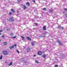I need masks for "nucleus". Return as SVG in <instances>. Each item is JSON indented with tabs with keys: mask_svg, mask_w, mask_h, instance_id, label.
Wrapping results in <instances>:
<instances>
[{
	"mask_svg": "<svg viewBox=\"0 0 67 67\" xmlns=\"http://www.w3.org/2000/svg\"><path fill=\"white\" fill-rule=\"evenodd\" d=\"M9 21H12L13 22L14 21V19H13V18L12 17H10L9 20Z\"/></svg>",
	"mask_w": 67,
	"mask_h": 67,
	"instance_id": "f257e3e1",
	"label": "nucleus"
},
{
	"mask_svg": "<svg viewBox=\"0 0 67 67\" xmlns=\"http://www.w3.org/2000/svg\"><path fill=\"white\" fill-rule=\"evenodd\" d=\"M3 53L4 55H7L8 54V52L6 51H4L3 52Z\"/></svg>",
	"mask_w": 67,
	"mask_h": 67,
	"instance_id": "f03ea898",
	"label": "nucleus"
},
{
	"mask_svg": "<svg viewBox=\"0 0 67 67\" xmlns=\"http://www.w3.org/2000/svg\"><path fill=\"white\" fill-rule=\"evenodd\" d=\"M58 43L59 44H60L61 46H63V44L60 41H59V40L58 41Z\"/></svg>",
	"mask_w": 67,
	"mask_h": 67,
	"instance_id": "7ed1b4c3",
	"label": "nucleus"
},
{
	"mask_svg": "<svg viewBox=\"0 0 67 67\" xmlns=\"http://www.w3.org/2000/svg\"><path fill=\"white\" fill-rule=\"evenodd\" d=\"M27 51L28 52L31 50V48L29 47L27 48L26 49Z\"/></svg>",
	"mask_w": 67,
	"mask_h": 67,
	"instance_id": "20e7f679",
	"label": "nucleus"
},
{
	"mask_svg": "<svg viewBox=\"0 0 67 67\" xmlns=\"http://www.w3.org/2000/svg\"><path fill=\"white\" fill-rule=\"evenodd\" d=\"M26 38L28 40H29V41H31V38L29 37H27Z\"/></svg>",
	"mask_w": 67,
	"mask_h": 67,
	"instance_id": "39448f33",
	"label": "nucleus"
},
{
	"mask_svg": "<svg viewBox=\"0 0 67 67\" xmlns=\"http://www.w3.org/2000/svg\"><path fill=\"white\" fill-rule=\"evenodd\" d=\"M11 11H12L13 13H15V10L13 9H11Z\"/></svg>",
	"mask_w": 67,
	"mask_h": 67,
	"instance_id": "423d86ee",
	"label": "nucleus"
},
{
	"mask_svg": "<svg viewBox=\"0 0 67 67\" xmlns=\"http://www.w3.org/2000/svg\"><path fill=\"white\" fill-rule=\"evenodd\" d=\"M38 54L39 55H40L42 54V52L38 51Z\"/></svg>",
	"mask_w": 67,
	"mask_h": 67,
	"instance_id": "0eeeda50",
	"label": "nucleus"
},
{
	"mask_svg": "<svg viewBox=\"0 0 67 67\" xmlns=\"http://www.w3.org/2000/svg\"><path fill=\"white\" fill-rule=\"evenodd\" d=\"M27 8V7L25 5H24V8H23V9H24V10H25V9H26Z\"/></svg>",
	"mask_w": 67,
	"mask_h": 67,
	"instance_id": "6e6552de",
	"label": "nucleus"
},
{
	"mask_svg": "<svg viewBox=\"0 0 67 67\" xmlns=\"http://www.w3.org/2000/svg\"><path fill=\"white\" fill-rule=\"evenodd\" d=\"M13 48H14V46H13L9 47V48L10 49H12Z\"/></svg>",
	"mask_w": 67,
	"mask_h": 67,
	"instance_id": "1a4fd4ad",
	"label": "nucleus"
},
{
	"mask_svg": "<svg viewBox=\"0 0 67 67\" xmlns=\"http://www.w3.org/2000/svg\"><path fill=\"white\" fill-rule=\"evenodd\" d=\"M43 29L44 31H45V30H46V26H44Z\"/></svg>",
	"mask_w": 67,
	"mask_h": 67,
	"instance_id": "9d476101",
	"label": "nucleus"
},
{
	"mask_svg": "<svg viewBox=\"0 0 67 67\" xmlns=\"http://www.w3.org/2000/svg\"><path fill=\"white\" fill-rule=\"evenodd\" d=\"M31 45L32 46H34V42H32L31 43Z\"/></svg>",
	"mask_w": 67,
	"mask_h": 67,
	"instance_id": "9b49d317",
	"label": "nucleus"
},
{
	"mask_svg": "<svg viewBox=\"0 0 67 67\" xmlns=\"http://www.w3.org/2000/svg\"><path fill=\"white\" fill-rule=\"evenodd\" d=\"M26 5L27 6V5L30 6V3H29V2H27L26 3Z\"/></svg>",
	"mask_w": 67,
	"mask_h": 67,
	"instance_id": "f8f14e48",
	"label": "nucleus"
},
{
	"mask_svg": "<svg viewBox=\"0 0 67 67\" xmlns=\"http://www.w3.org/2000/svg\"><path fill=\"white\" fill-rule=\"evenodd\" d=\"M21 37L22 38V40L23 41H24V36H21Z\"/></svg>",
	"mask_w": 67,
	"mask_h": 67,
	"instance_id": "ddd939ff",
	"label": "nucleus"
},
{
	"mask_svg": "<svg viewBox=\"0 0 67 67\" xmlns=\"http://www.w3.org/2000/svg\"><path fill=\"white\" fill-rule=\"evenodd\" d=\"M49 11L50 13H51V12H52L53 11V9H52L51 10L50 9L49 10Z\"/></svg>",
	"mask_w": 67,
	"mask_h": 67,
	"instance_id": "4468645a",
	"label": "nucleus"
},
{
	"mask_svg": "<svg viewBox=\"0 0 67 67\" xmlns=\"http://www.w3.org/2000/svg\"><path fill=\"white\" fill-rule=\"evenodd\" d=\"M43 58H46V55L45 54H43Z\"/></svg>",
	"mask_w": 67,
	"mask_h": 67,
	"instance_id": "2eb2a0df",
	"label": "nucleus"
},
{
	"mask_svg": "<svg viewBox=\"0 0 67 67\" xmlns=\"http://www.w3.org/2000/svg\"><path fill=\"white\" fill-rule=\"evenodd\" d=\"M12 62H11L8 65L10 66H11V65H12Z\"/></svg>",
	"mask_w": 67,
	"mask_h": 67,
	"instance_id": "dca6fc26",
	"label": "nucleus"
},
{
	"mask_svg": "<svg viewBox=\"0 0 67 67\" xmlns=\"http://www.w3.org/2000/svg\"><path fill=\"white\" fill-rule=\"evenodd\" d=\"M10 36L14 35V34L13 33H12L10 34Z\"/></svg>",
	"mask_w": 67,
	"mask_h": 67,
	"instance_id": "f3484780",
	"label": "nucleus"
},
{
	"mask_svg": "<svg viewBox=\"0 0 67 67\" xmlns=\"http://www.w3.org/2000/svg\"><path fill=\"white\" fill-rule=\"evenodd\" d=\"M7 44V42H4V45H6Z\"/></svg>",
	"mask_w": 67,
	"mask_h": 67,
	"instance_id": "a211bd4d",
	"label": "nucleus"
},
{
	"mask_svg": "<svg viewBox=\"0 0 67 67\" xmlns=\"http://www.w3.org/2000/svg\"><path fill=\"white\" fill-rule=\"evenodd\" d=\"M42 10H45L46 11H47V9H46V8H45L42 9Z\"/></svg>",
	"mask_w": 67,
	"mask_h": 67,
	"instance_id": "6ab92c4d",
	"label": "nucleus"
},
{
	"mask_svg": "<svg viewBox=\"0 0 67 67\" xmlns=\"http://www.w3.org/2000/svg\"><path fill=\"white\" fill-rule=\"evenodd\" d=\"M45 36H39V37H44Z\"/></svg>",
	"mask_w": 67,
	"mask_h": 67,
	"instance_id": "aec40b11",
	"label": "nucleus"
},
{
	"mask_svg": "<svg viewBox=\"0 0 67 67\" xmlns=\"http://www.w3.org/2000/svg\"><path fill=\"white\" fill-rule=\"evenodd\" d=\"M16 36H15L14 37H11V38H16Z\"/></svg>",
	"mask_w": 67,
	"mask_h": 67,
	"instance_id": "412c9836",
	"label": "nucleus"
},
{
	"mask_svg": "<svg viewBox=\"0 0 67 67\" xmlns=\"http://www.w3.org/2000/svg\"><path fill=\"white\" fill-rule=\"evenodd\" d=\"M3 57V56L2 55L0 57V59H2Z\"/></svg>",
	"mask_w": 67,
	"mask_h": 67,
	"instance_id": "4be33fe9",
	"label": "nucleus"
},
{
	"mask_svg": "<svg viewBox=\"0 0 67 67\" xmlns=\"http://www.w3.org/2000/svg\"><path fill=\"white\" fill-rule=\"evenodd\" d=\"M9 14L10 15H12V14H13L11 12H10L9 13Z\"/></svg>",
	"mask_w": 67,
	"mask_h": 67,
	"instance_id": "5701e85b",
	"label": "nucleus"
},
{
	"mask_svg": "<svg viewBox=\"0 0 67 67\" xmlns=\"http://www.w3.org/2000/svg\"><path fill=\"white\" fill-rule=\"evenodd\" d=\"M35 63H39V62H38V61H37V60H36L35 61Z\"/></svg>",
	"mask_w": 67,
	"mask_h": 67,
	"instance_id": "b1692460",
	"label": "nucleus"
},
{
	"mask_svg": "<svg viewBox=\"0 0 67 67\" xmlns=\"http://www.w3.org/2000/svg\"><path fill=\"white\" fill-rule=\"evenodd\" d=\"M60 27H61V26H58V29H60Z\"/></svg>",
	"mask_w": 67,
	"mask_h": 67,
	"instance_id": "393cba45",
	"label": "nucleus"
},
{
	"mask_svg": "<svg viewBox=\"0 0 67 67\" xmlns=\"http://www.w3.org/2000/svg\"><path fill=\"white\" fill-rule=\"evenodd\" d=\"M16 51L18 53H20V52H19V51L18 50H17Z\"/></svg>",
	"mask_w": 67,
	"mask_h": 67,
	"instance_id": "a878e982",
	"label": "nucleus"
},
{
	"mask_svg": "<svg viewBox=\"0 0 67 67\" xmlns=\"http://www.w3.org/2000/svg\"><path fill=\"white\" fill-rule=\"evenodd\" d=\"M23 62H24V63H26V60H24L23 61Z\"/></svg>",
	"mask_w": 67,
	"mask_h": 67,
	"instance_id": "bb28decb",
	"label": "nucleus"
},
{
	"mask_svg": "<svg viewBox=\"0 0 67 67\" xmlns=\"http://www.w3.org/2000/svg\"><path fill=\"white\" fill-rule=\"evenodd\" d=\"M58 65H56L55 66V67H58Z\"/></svg>",
	"mask_w": 67,
	"mask_h": 67,
	"instance_id": "cd10ccee",
	"label": "nucleus"
},
{
	"mask_svg": "<svg viewBox=\"0 0 67 67\" xmlns=\"http://www.w3.org/2000/svg\"><path fill=\"white\" fill-rule=\"evenodd\" d=\"M5 37V36H4V35H3L2 36V37L3 38H4V37Z\"/></svg>",
	"mask_w": 67,
	"mask_h": 67,
	"instance_id": "c85d7f7f",
	"label": "nucleus"
},
{
	"mask_svg": "<svg viewBox=\"0 0 67 67\" xmlns=\"http://www.w3.org/2000/svg\"><path fill=\"white\" fill-rule=\"evenodd\" d=\"M48 34V33H46L45 32H44L43 34L44 35H45V34H46H46Z\"/></svg>",
	"mask_w": 67,
	"mask_h": 67,
	"instance_id": "c756f323",
	"label": "nucleus"
},
{
	"mask_svg": "<svg viewBox=\"0 0 67 67\" xmlns=\"http://www.w3.org/2000/svg\"><path fill=\"white\" fill-rule=\"evenodd\" d=\"M32 2L35 3V0H32Z\"/></svg>",
	"mask_w": 67,
	"mask_h": 67,
	"instance_id": "7c9ffc66",
	"label": "nucleus"
},
{
	"mask_svg": "<svg viewBox=\"0 0 67 67\" xmlns=\"http://www.w3.org/2000/svg\"><path fill=\"white\" fill-rule=\"evenodd\" d=\"M65 15L66 18H67V13L65 14Z\"/></svg>",
	"mask_w": 67,
	"mask_h": 67,
	"instance_id": "2f4dec72",
	"label": "nucleus"
},
{
	"mask_svg": "<svg viewBox=\"0 0 67 67\" xmlns=\"http://www.w3.org/2000/svg\"><path fill=\"white\" fill-rule=\"evenodd\" d=\"M64 10H65V11H67V9L66 8H65Z\"/></svg>",
	"mask_w": 67,
	"mask_h": 67,
	"instance_id": "473e14b6",
	"label": "nucleus"
},
{
	"mask_svg": "<svg viewBox=\"0 0 67 67\" xmlns=\"http://www.w3.org/2000/svg\"><path fill=\"white\" fill-rule=\"evenodd\" d=\"M17 13H18L19 12V10H17Z\"/></svg>",
	"mask_w": 67,
	"mask_h": 67,
	"instance_id": "72a5a7b5",
	"label": "nucleus"
},
{
	"mask_svg": "<svg viewBox=\"0 0 67 67\" xmlns=\"http://www.w3.org/2000/svg\"><path fill=\"white\" fill-rule=\"evenodd\" d=\"M35 25H36V26H37V25H38V24H37V23H35Z\"/></svg>",
	"mask_w": 67,
	"mask_h": 67,
	"instance_id": "f704fd0d",
	"label": "nucleus"
},
{
	"mask_svg": "<svg viewBox=\"0 0 67 67\" xmlns=\"http://www.w3.org/2000/svg\"><path fill=\"white\" fill-rule=\"evenodd\" d=\"M17 1L18 2H19V1H20V0H18Z\"/></svg>",
	"mask_w": 67,
	"mask_h": 67,
	"instance_id": "c9c22d12",
	"label": "nucleus"
},
{
	"mask_svg": "<svg viewBox=\"0 0 67 67\" xmlns=\"http://www.w3.org/2000/svg\"><path fill=\"white\" fill-rule=\"evenodd\" d=\"M61 28V29H64V27H62Z\"/></svg>",
	"mask_w": 67,
	"mask_h": 67,
	"instance_id": "e433bc0d",
	"label": "nucleus"
},
{
	"mask_svg": "<svg viewBox=\"0 0 67 67\" xmlns=\"http://www.w3.org/2000/svg\"><path fill=\"white\" fill-rule=\"evenodd\" d=\"M14 46H16V44H14Z\"/></svg>",
	"mask_w": 67,
	"mask_h": 67,
	"instance_id": "4c0bfd02",
	"label": "nucleus"
},
{
	"mask_svg": "<svg viewBox=\"0 0 67 67\" xmlns=\"http://www.w3.org/2000/svg\"><path fill=\"white\" fill-rule=\"evenodd\" d=\"M2 32V30H0V32Z\"/></svg>",
	"mask_w": 67,
	"mask_h": 67,
	"instance_id": "58836bf2",
	"label": "nucleus"
},
{
	"mask_svg": "<svg viewBox=\"0 0 67 67\" xmlns=\"http://www.w3.org/2000/svg\"><path fill=\"white\" fill-rule=\"evenodd\" d=\"M34 57H35V56H36V55H34Z\"/></svg>",
	"mask_w": 67,
	"mask_h": 67,
	"instance_id": "ea45409f",
	"label": "nucleus"
},
{
	"mask_svg": "<svg viewBox=\"0 0 67 67\" xmlns=\"http://www.w3.org/2000/svg\"><path fill=\"white\" fill-rule=\"evenodd\" d=\"M0 35H1V32H0Z\"/></svg>",
	"mask_w": 67,
	"mask_h": 67,
	"instance_id": "a19ab883",
	"label": "nucleus"
},
{
	"mask_svg": "<svg viewBox=\"0 0 67 67\" xmlns=\"http://www.w3.org/2000/svg\"><path fill=\"white\" fill-rule=\"evenodd\" d=\"M14 29V28L13 27V28H12V29Z\"/></svg>",
	"mask_w": 67,
	"mask_h": 67,
	"instance_id": "79ce46f5",
	"label": "nucleus"
},
{
	"mask_svg": "<svg viewBox=\"0 0 67 67\" xmlns=\"http://www.w3.org/2000/svg\"><path fill=\"white\" fill-rule=\"evenodd\" d=\"M1 40H0V42H1Z\"/></svg>",
	"mask_w": 67,
	"mask_h": 67,
	"instance_id": "37998d69",
	"label": "nucleus"
},
{
	"mask_svg": "<svg viewBox=\"0 0 67 67\" xmlns=\"http://www.w3.org/2000/svg\"><path fill=\"white\" fill-rule=\"evenodd\" d=\"M9 29H10V28Z\"/></svg>",
	"mask_w": 67,
	"mask_h": 67,
	"instance_id": "c03bdc74",
	"label": "nucleus"
}]
</instances>
